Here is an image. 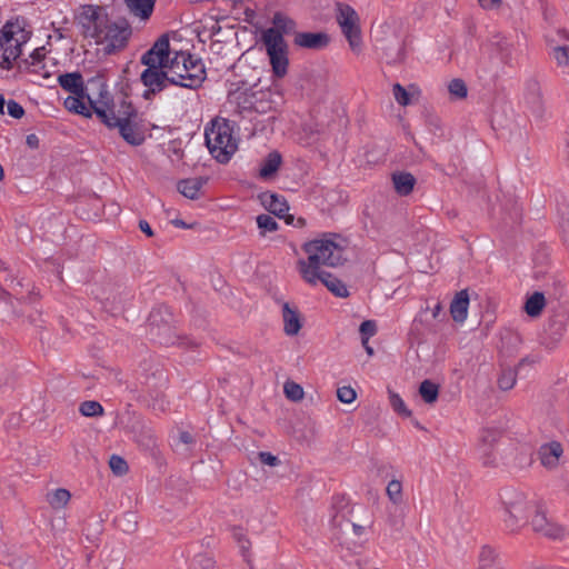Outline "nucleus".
Here are the masks:
<instances>
[{"mask_svg":"<svg viewBox=\"0 0 569 569\" xmlns=\"http://www.w3.org/2000/svg\"><path fill=\"white\" fill-rule=\"evenodd\" d=\"M214 565L216 561L213 558L203 553H198L192 560L191 569H214Z\"/></svg>","mask_w":569,"mask_h":569,"instance_id":"55","label":"nucleus"},{"mask_svg":"<svg viewBox=\"0 0 569 569\" xmlns=\"http://www.w3.org/2000/svg\"><path fill=\"white\" fill-rule=\"evenodd\" d=\"M392 182L398 194L408 196L412 192L417 180L412 173L401 171L392 174Z\"/></svg>","mask_w":569,"mask_h":569,"instance_id":"33","label":"nucleus"},{"mask_svg":"<svg viewBox=\"0 0 569 569\" xmlns=\"http://www.w3.org/2000/svg\"><path fill=\"white\" fill-rule=\"evenodd\" d=\"M233 537L237 539L242 555L246 556V552L250 546V541L240 532V529L237 528L233 529Z\"/></svg>","mask_w":569,"mask_h":569,"instance_id":"63","label":"nucleus"},{"mask_svg":"<svg viewBox=\"0 0 569 569\" xmlns=\"http://www.w3.org/2000/svg\"><path fill=\"white\" fill-rule=\"evenodd\" d=\"M231 87L228 92L230 101L237 102V104L243 109L254 106L257 102V91H254V87H257V84L250 86L247 81L240 80L231 83Z\"/></svg>","mask_w":569,"mask_h":569,"instance_id":"16","label":"nucleus"},{"mask_svg":"<svg viewBox=\"0 0 569 569\" xmlns=\"http://www.w3.org/2000/svg\"><path fill=\"white\" fill-rule=\"evenodd\" d=\"M48 502L54 509L63 508L71 498L69 490L58 488L51 493H48Z\"/></svg>","mask_w":569,"mask_h":569,"instance_id":"43","label":"nucleus"},{"mask_svg":"<svg viewBox=\"0 0 569 569\" xmlns=\"http://www.w3.org/2000/svg\"><path fill=\"white\" fill-rule=\"evenodd\" d=\"M440 387L430 379H425L419 385V396L427 405H433L439 398Z\"/></svg>","mask_w":569,"mask_h":569,"instance_id":"36","label":"nucleus"},{"mask_svg":"<svg viewBox=\"0 0 569 569\" xmlns=\"http://www.w3.org/2000/svg\"><path fill=\"white\" fill-rule=\"evenodd\" d=\"M563 452L562 446L558 441L545 443L539 448L538 455L543 467L552 469L558 466L559 459Z\"/></svg>","mask_w":569,"mask_h":569,"instance_id":"24","label":"nucleus"},{"mask_svg":"<svg viewBox=\"0 0 569 569\" xmlns=\"http://www.w3.org/2000/svg\"><path fill=\"white\" fill-rule=\"evenodd\" d=\"M501 568L500 561L495 550L489 546H483L479 553L478 569H499Z\"/></svg>","mask_w":569,"mask_h":569,"instance_id":"39","label":"nucleus"},{"mask_svg":"<svg viewBox=\"0 0 569 569\" xmlns=\"http://www.w3.org/2000/svg\"><path fill=\"white\" fill-rule=\"evenodd\" d=\"M181 54V51L180 52H176L174 57L173 58H170V54L168 56V62L166 63V69L168 68L170 70L169 74L170 76H176L174 72L176 69H180V63H182V56Z\"/></svg>","mask_w":569,"mask_h":569,"instance_id":"62","label":"nucleus"},{"mask_svg":"<svg viewBox=\"0 0 569 569\" xmlns=\"http://www.w3.org/2000/svg\"><path fill=\"white\" fill-rule=\"evenodd\" d=\"M272 24L273 27L266 29L262 31L261 37L269 39V34L273 32V34H278V39H284L286 34H295L297 23L293 19L287 17L286 14L281 12H276L272 17Z\"/></svg>","mask_w":569,"mask_h":569,"instance_id":"20","label":"nucleus"},{"mask_svg":"<svg viewBox=\"0 0 569 569\" xmlns=\"http://www.w3.org/2000/svg\"><path fill=\"white\" fill-rule=\"evenodd\" d=\"M27 18L18 16L8 20L0 30V68L11 70L13 61L22 56V46L31 38Z\"/></svg>","mask_w":569,"mask_h":569,"instance_id":"3","label":"nucleus"},{"mask_svg":"<svg viewBox=\"0 0 569 569\" xmlns=\"http://www.w3.org/2000/svg\"><path fill=\"white\" fill-rule=\"evenodd\" d=\"M88 84L99 87V100L90 101L94 114L108 128H117L124 142H143L147 139V132L151 130L161 131L162 134L168 132L164 127H158L144 119L132 102L128 100L127 93L123 94L118 114H116L114 101L107 91L102 77H92L88 80Z\"/></svg>","mask_w":569,"mask_h":569,"instance_id":"2","label":"nucleus"},{"mask_svg":"<svg viewBox=\"0 0 569 569\" xmlns=\"http://www.w3.org/2000/svg\"><path fill=\"white\" fill-rule=\"evenodd\" d=\"M153 378L158 380V386L151 387L147 382V393L150 398L148 406L153 411L164 412L169 406V401L163 392V389L167 387V377L162 371H158L153 373Z\"/></svg>","mask_w":569,"mask_h":569,"instance_id":"17","label":"nucleus"},{"mask_svg":"<svg viewBox=\"0 0 569 569\" xmlns=\"http://www.w3.org/2000/svg\"><path fill=\"white\" fill-rule=\"evenodd\" d=\"M377 323L375 320H365L360 323L359 333L361 343L366 346L371 337L377 333Z\"/></svg>","mask_w":569,"mask_h":569,"instance_id":"49","label":"nucleus"},{"mask_svg":"<svg viewBox=\"0 0 569 569\" xmlns=\"http://www.w3.org/2000/svg\"><path fill=\"white\" fill-rule=\"evenodd\" d=\"M128 427L139 447L153 453L157 448V438L153 430L144 425L143 419L139 415L133 413V421Z\"/></svg>","mask_w":569,"mask_h":569,"instance_id":"15","label":"nucleus"},{"mask_svg":"<svg viewBox=\"0 0 569 569\" xmlns=\"http://www.w3.org/2000/svg\"><path fill=\"white\" fill-rule=\"evenodd\" d=\"M131 36L132 28L126 18L116 21L108 18L103 24L99 44H106L103 48L106 54H113L122 51L128 46Z\"/></svg>","mask_w":569,"mask_h":569,"instance_id":"7","label":"nucleus"},{"mask_svg":"<svg viewBox=\"0 0 569 569\" xmlns=\"http://www.w3.org/2000/svg\"><path fill=\"white\" fill-rule=\"evenodd\" d=\"M469 303L468 289L460 290L455 295L449 308L453 321L461 323L467 319Z\"/></svg>","mask_w":569,"mask_h":569,"instance_id":"26","label":"nucleus"},{"mask_svg":"<svg viewBox=\"0 0 569 569\" xmlns=\"http://www.w3.org/2000/svg\"><path fill=\"white\" fill-rule=\"evenodd\" d=\"M330 42V37L327 32H295L293 43L297 47L321 50L326 48Z\"/></svg>","mask_w":569,"mask_h":569,"instance_id":"18","label":"nucleus"},{"mask_svg":"<svg viewBox=\"0 0 569 569\" xmlns=\"http://www.w3.org/2000/svg\"><path fill=\"white\" fill-rule=\"evenodd\" d=\"M389 402L392 410L402 418H411L412 411L407 408L399 393L388 388Z\"/></svg>","mask_w":569,"mask_h":569,"instance_id":"41","label":"nucleus"},{"mask_svg":"<svg viewBox=\"0 0 569 569\" xmlns=\"http://www.w3.org/2000/svg\"><path fill=\"white\" fill-rule=\"evenodd\" d=\"M109 467L113 475L123 476L128 472L129 466L124 458L118 455H112L109 459Z\"/></svg>","mask_w":569,"mask_h":569,"instance_id":"51","label":"nucleus"},{"mask_svg":"<svg viewBox=\"0 0 569 569\" xmlns=\"http://www.w3.org/2000/svg\"><path fill=\"white\" fill-rule=\"evenodd\" d=\"M283 392L286 398L291 401H299L305 396L303 388L295 381H287L283 386Z\"/></svg>","mask_w":569,"mask_h":569,"instance_id":"48","label":"nucleus"},{"mask_svg":"<svg viewBox=\"0 0 569 569\" xmlns=\"http://www.w3.org/2000/svg\"><path fill=\"white\" fill-rule=\"evenodd\" d=\"M557 212L559 216V226L562 232L565 243L569 247V201L562 198L557 202Z\"/></svg>","mask_w":569,"mask_h":569,"instance_id":"37","label":"nucleus"},{"mask_svg":"<svg viewBox=\"0 0 569 569\" xmlns=\"http://www.w3.org/2000/svg\"><path fill=\"white\" fill-rule=\"evenodd\" d=\"M566 332V320L563 315H555L550 317L543 329V333L550 339L551 343L560 341Z\"/></svg>","mask_w":569,"mask_h":569,"instance_id":"30","label":"nucleus"},{"mask_svg":"<svg viewBox=\"0 0 569 569\" xmlns=\"http://www.w3.org/2000/svg\"><path fill=\"white\" fill-rule=\"evenodd\" d=\"M258 457L262 465H266L269 467H276V466L280 465L279 458L269 451H260L258 453Z\"/></svg>","mask_w":569,"mask_h":569,"instance_id":"61","label":"nucleus"},{"mask_svg":"<svg viewBox=\"0 0 569 569\" xmlns=\"http://www.w3.org/2000/svg\"><path fill=\"white\" fill-rule=\"evenodd\" d=\"M282 164V156L279 151L273 150L262 160L259 169V178L262 180L273 179Z\"/></svg>","mask_w":569,"mask_h":569,"instance_id":"28","label":"nucleus"},{"mask_svg":"<svg viewBox=\"0 0 569 569\" xmlns=\"http://www.w3.org/2000/svg\"><path fill=\"white\" fill-rule=\"evenodd\" d=\"M347 239L336 232H326L320 239H313L302 244V250L308 254V260L298 261V271L301 278L310 286L320 281L333 296L338 298L349 297L347 286L332 273L321 270V266L331 268L343 266Z\"/></svg>","mask_w":569,"mask_h":569,"instance_id":"1","label":"nucleus"},{"mask_svg":"<svg viewBox=\"0 0 569 569\" xmlns=\"http://www.w3.org/2000/svg\"><path fill=\"white\" fill-rule=\"evenodd\" d=\"M140 62L146 66L147 68H152L153 67H166V63L163 61H161L160 58H157V54L152 51V50H147L141 59H140Z\"/></svg>","mask_w":569,"mask_h":569,"instance_id":"58","label":"nucleus"},{"mask_svg":"<svg viewBox=\"0 0 569 569\" xmlns=\"http://www.w3.org/2000/svg\"><path fill=\"white\" fill-rule=\"evenodd\" d=\"M332 507L333 509H336V515L333 516L332 518V521L335 525L337 526H342L341 521H340V518L343 519L345 518V513H343V510L346 507H348V502H346V499L343 496H335L333 497V503H332Z\"/></svg>","mask_w":569,"mask_h":569,"instance_id":"53","label":"nucleus"},{"mask_svg":"<svg viewBox=\"0 0 569 569\" xmlns=\"http://www.w3.org/2000/svg\"><path fill=\"white\" fill-rule=\"evenodd\" d=\"M283 331L287 336H297L302 328L303 319L296 307L289 302L282 305Z\"/></svg>","mask_w":569,"mask_h":569,"instance_id":"23","label":"nucleus"},{"mask_svg":"<svg viewBox=\"0 0 569 569\" xmlns=\"http://www.w3.org/2000/svg\"><path fill=\"white\" fill-rule=\"evenodd\" d=\"M208 181V177L186 178L178 181L177 189L183 197L196 200L199 199L200 190Z\"/></svg>","mask_w":569,"mask_h":569,"instance_id":"27","label":"nucleus"},{"mask_svg":"<svg viewBox=\"0 0 569 569\" xmlns=\"http://www.w3.org/2000/svg\"><path fill=\"white\" fill-rule=\"evenodd\" d=\"M157 0H124L129 11L140 18L141 20H148L154 10Z\"/></svg>","mask_w":569,"mask_h":569,"instance_id":"34","label":"nucleus"},{"mask_svg":"<svg viewBox=\"0 0 569 569\" xmlns=\"http://www.w3.org/2000/svg\"><path fill=\"white\" fill-rule=\"evenodd\" d=\"M7 112L14 119H21L24 116L23 107L12 99L7 102Z\"/></svg>","mask_w":569,"mask_h":569,"instance_id":"60","label":"nucleus"},{"mask_svg":"<svg viewBox=\"0 0 569 569\" xmlns=\"http://www.w3.org/2000/svg\"><path fill=\"white\" fill-rule=\"evenodd\" d=\"M209 154L221 164H227L238 151L239 144H204Z\"/></svg>","mask_w":569,"mask_h":569,"instance_id":"32","label":"nucleus"},{"mask_svg":"<svg viewBox=\"0 0 569 569\" xmlns=\"http://www.w3.org/2000/svg\"><path fill=\"white\" fill-rule=\"evenodd\" d=\"M237 124L227 118L216 117L204 128V142H238L234 137Z\"/></svg>","mask_w":569,"mask_h":569,"instance_id":"12","label":"nucleus"},{"mask_svg":"<svg viewBox=\"0 0 569 569\" xmlns=\"http://www.w3.org/2000/svg\"><path fill=\"white\" fill-rule=\"evenodd\" d=\"M501 437V432L498 429L495 428H485L481 430L480 435V442L483 448V452L487 453V449L492 448L495 443L498 442V440Z\"/></svg>","mask_w":569,"mask_h":569,"instance_id":"44","label":"nucleus"},{"mask_svg":"<svg viewBox=\"0 0 569 569\" xmlns=\"http://www.w3.org/2000/svg\"><path fill=\"white\" fill-rule=\"evenodd\" d=\"M448 91L455 99H465L468 96L467 84L460 78H455L449 82Z\"/></svg>","mask_w":569,"mask_h":569,"instance_id":"47","label":"nucleus"},{"mask_svg":"<svg viewBox=\"0 0 569 569\" xmlns=\"http://www.w3.org/2000/svg\"><path fill=\"white\" fill-rule=\"evenodd\" d=\"M166 130L168 132L163 133L162 136V132L161 131H156V130H151V131H148L147 132V139H156V140H159V139H167L168 142H177V138H169L168 136L171 134V130L170 129H167Z\"/></svg>","mask_w":569,"mask_h":569,"instance_id":"64","label":"nucleus"},{"mask_svg":"<svg viewBox=\"0 0 569 569\" xmlns=\"http://www.w3.org/2000/svg\"><path fill=\"white\" fill-rule=\"evenodd\" d=\"M401 146L405 148V150L400 152L401 161L403 162L405 166H411V164L418 163L426 156V152H425L423 148L421 147V144H411V146L401 144Z\"/></svg>","mask_w":569,"mask_h":569,"instance_id":"38","label":"nucleus"},{"mask_svg":"<svg viewBox=\"0 0 569 569\" xmlns=\"http://www.w3.org/2000/svg\"><path fill=\"white\" fill-rule=\"evenodd\" d=\"M337 398L342 403H351L357 398L356 390L350 386H343L338 388Z\"/></svg>","mask_w":569,"mask_h":569,"instance_id":"57","label":"nucleus"},{"mask_svg":"<svg viewBox=\"0 0 569 569\" xmlns=\"http://www.w3.org/2000/svg\"><path fill=\"white\" fill-rule=\"evenodd\" d=\"M426 126H427L428 131L430 133H432L435 138H438V139L445 138L442 123L438 116L428 114L426 117Z\"/></svg>","mask_w":569,"mask_h":569,"instance_id":"52","label":"nucleus"},{"mask_svg":"<svg viewBox=\"0 0 569 569\" xmlns=\"http://www.w3.org/2000/svg\"><path fill=\"white\" fill-rule=\"evenodd\" d=\"M518 375V372H513L511 370L507 371V372H503L499 378H498V387L503 390V391H507V390H510L513 388L515 383H516V376Z\"/></svg>","mask_w":569,"mask_h":569,"instance_id":"56","label":"nucleus"},{"mask_svg":"<svg viewBox=\"0 0 569 569\" xmlns=\"http://www.w3.org/2000/svg\"><path fill=\"white\" fill-rule=\"evenodd\" d=\"M102 12L103 8L100 6L83 4L74 16V21L81 28L83 37L92 38L97 43H100L103 24L108 19V14Z\"/></svg>","mask_w":569,"mask_h":569,"instance_id":"8","label":"nucleus"},{"mask_svg":"<svg viewBox=\"0 0 569 569\" xmlns=\"http://www.w3.org/2000/svg\"><path fill=\"white\" fill-rule=\"evenodd\" d=\"M258 198L264 209L276 217H282L287 211H289L288 201L279 193L264 191L261 192Z\"/></svg>","mask_w":569,"mask_h":569,"instance_id":"22","label":"nucleus"},{"mask_svg":"<svg viewBox=\"0 0 569 569\" xmlns=\"http://www.w3.org/2000/svg\"><path fill=\"white\" fill-rule=\"evenodd\" d=\"M164 69L166 67L153 66L152 68H146L140 76L142 84L150 88L151 92H161L170 84H181V82L177 80V76H170Z\"/></svg>","mask_w":569,"mask_h":569,"instance_id":"13","label":"nucleus"},{"mask_svg":"<svg viewBox=\"0 0 569 569\" xmlns=\"http://www.w3.org/2000/svg\"><path fill=\"white\" fill-rule=\"evenodd\" d=\"M547 46L549 48V56H551L559 68L566 69L569 67V46L567 43H559L555 37H546Z\"/></svg>","mask_w":569,"mask_h":569,"instance_id":"29","label":"nucleus"},{"mask_svg":"<svg viewBox=\"0 0 569 569\" xmlns=\"http://www.w3.org/2000/svg\"><path fill=\"white\" fill-rule=\"evenodd\" d=\"M180 56H182L183 73L174 72L177 80L181 82L179 87L187 89L200 88L207 76L202 59L183 51Z\"/></svg>","mask_w":569,"mask_h":569,"instance_id":"11","label":"nucleus"},{"mask_svg":"<svg viewBox=\"0 0 569 569\" xmlns=\"http://www.w3.org/2000/svg\"><path fill=\"white\" fill-rule=\"evenodd\" d=\"M90 101H94L87 92L69 96L64 99V108L70 112L91 118L94 113Z\"/></svg>","mask_w":569,"mask_h":569,"instance_id":"21","label":"nucleus"},{"mask_svg":"<svg viewBox=\"0 0 569 569\" xmlns=\"http://www.w3.org/2000/svg\"><path fill=\"white\" fill-rule=\"evenodd\" d=\"M386 151L383 148H376L373 144H363L359 148V156H362L367 164H376L382 160Z\"/></svg>","mask_w":569,"mask_h":569,"instance_id":"40","label":"nucleus"},{"mask_svg":"<svg viewBox=\"0 0 569 569\" xmlns=\"http://www.w3.org/2000/svg\"><path fill=\"white\" fill-rule=\"evenodd\" d=\"M257 226L261 230V233L274 232L279 229L278 222L269 214H259L257 217Z\"/></svg>","mask_w":569,"mask_h":569,"instance_id":"50","label":"nucleus"},{"mask_svg":"<svg viewBox=\"0 0 569 569\" xmlns=\"http://www.w3.org/2000/svg\"><path fill=\"white\" fill-rule=\"evenodd\" d=\"M57 81L64 91L71 94L87 92L83 77L79 71L61 73L58 76Z\"/></svg>","mask_w":569,"mask_h":569,"instance_id":"25","label":"nucleus"},{"mask_svg":"<svg viewBox=\"0 0 569 569\" xmlns=\"http://www.w3.org/2000/svg\"><path fill=\"white\" fill-rule=\"evenodd\" d=\"M532 515L531 526L535 532L550 539H561L565 536V529L561 526L548 520L542 506L537 503Z\"/></svg>","mask_w":569,"mask_h":569,"instance_id":"14","label":"nucleus"},{"mask_svg":"<svg viewBox=\"0 0 569 569\" xmlns=\"http://www.w3.org/2000/svg\"><path fill=\"white\" fill-rule=\"evenodd\" d=\"M547 305L546 297L541 291H535L532 295L528 296L523 311L531 318L539 317L545 307Z\"/></svg>","mask_w":569,"mask_h":569,"instance_id":"35","label":"nucleus"},{"mask_svg":"<svg viewBox=\"0 0 569 569\" xmlns=\"http://www.w3.org/2000/svg\"><path fill=\"white\" fill-rule=\"evenodd\" d=\"M157 58H160L164 63L168 62V56L170 54V40L167 33L161 34L158 40L150 48Z\"/></svg>","mask_w":569,"mask_h":569,"instance_id":"42","label":"nucleus"},{"mask_svg":"<svg viewBox=\"0 0 569 569\" xmlns=\"http://www.w3.org/2000/svg\"><path fill=\"white\" fill-rule=\"evenodd\" d=\"M268 37L269 39L261 37V41L266 48L272 74L278 79H282L288 73L289 67L288 43L284 39H278V34L274 33L273 36V32Z\"/></svg>","mask_w":569,"mask_h":569,"instance_id":"9","label":"nucleus"},{"mask_svg":"<svg viewBox=\"0 0 569 569\" xmlns=\"http://www.w3.org/2000/svg\"><path fill=\"white\" fill-rule=\"evenodd\" d=\"M79 412L84 417H100L104 413V409L96 400H86L80 403Z\"/></svg>","mask_w":569,"mask_h":569,"instance_id":"45","label":"nucleus"},{"mask_svg":"<svg viewBox=\"0 0 569 569\" xmlns=\"http://www.w3.org/2000/svg\"><path fill=\"white\" fill-rule=\"evenodd\" d=\"M526 101L537 118H542L546 111L541 86L537 79H529L526 83Z\"/></svg>","mask_w":569,"mask_h":569,"instance_id":"19","label":"nucleus"},{"mask_svg":"<svg viewBox=\"0 0 569 569\" xmlns=\"http://www.w3.org/2000/svg\"><path fill=\"white\" fill-rule=\"evenodd\" d=\"M46 58V54H44V47H40V48H37L34 49L30 56H29V60L32 64V69H31V72H39L38 70V66H40L42 63V61L44 60Z\"/></svg>","mask_w":569,"mask_h":569,"instance_id":"59","label":"nucleus"},{"mask_svg":"<svg viewBox=\"0 0 569 569\" xmlns=\"http://www.w3.org/2000/svg\"><path fill=\"white\" fill-rule=\"evenodd\" d=\"M387 523L393 531H400L403 528V516L402 512L399 511L397 505H393V507L388 509Z\"/></svg>","mask_w":569,"mask_h":569,"instance_id":"46","label":"nucleus"},{"mask_svg":"<svg viewBox=\"0 0 569 569\" xmlns=\"http://www.w3.org/2000/svg\"><path fill=\"white\" fill-rule=\"evenodd\" d=\"M500 499L505 510L503 522L510 531H516L527 525L537 505L513 488L503 489Z\"/></svg>","mask_w":569,"mask_h":569,"instance_id":"5","label":"nucleus"},{"mask_svg":"<svg viewBox=\"0 0 569 569\" xmlns=\"http://www.w3.org/2000/svg\"><path fill=\"white\" fill-rule=\"evenodd\" d=\"M176 319L171 309L166 305L154 307L148 317V328L150 337L160 345H178L189 349L197 348L199 345L189 337H180L174 330Z\"/></svg>","mask_w":569,"mask_h":569,"instance_id":"4","label":"nucleus"},{"mask_svg":"<svg viewBox=\"0 0 569 569\" xmlns=\"http://www.w3.org/2000/svg\"><path fill=\"white\" fill-rule=\"evenodd\" d=\"M387 495L393 505H397L402 499V485L398 480H391L387 486Z\"/></svg>","mask_w":569,"mask_h":569,"instance_id":"54","label":"nucleus"},{"mask_svg":"<svg viewBox=\"0 0 569 569\" xmlns=\"http://www.w3.org/2000/svg\"><path fill=\"white\" fill-rule=\"evenodd\" d=\"M337 21L347 38L352 51H359L361 46V31L358 24L357 11L347 3H337Z\"/></svg>","mask_w":569,"mask_h":569,"instance_id":"10","label":"nucleus"},{"mask_svg":"<svg viewBox=\"0 0 569 569\" xmlns=\"http://www.w3.org/2000/svg\"><path fill=\"white\" fill-rule=\"evenodd\" d=\"M392 93L398 104L407 107L412 103L413 97H420L421 90L416 83H410L408 88H405L397 82L392 86Z\"/></svg>","mask_w":569,"mask_h":569,"instance_id":"31","label":"nucleus"},{"mask_svg":"<svg viewBox=\"0 0 569 569\" xmlns=\"http://www.w3.org/2000/svg\"><path fill=\"white\" fill-rule=\"evenodd\" d=\"M375 48L387 64H399L406 59V42L390 26L381 24L372 31Z\"/></svg>","mask_w":569,"mask_h":569,"instance_id":"6","label":"nucleus"}]
</instances>
